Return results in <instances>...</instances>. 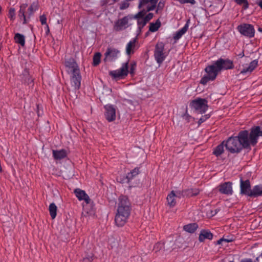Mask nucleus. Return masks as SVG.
<instances>
[{
    "instance_id": "nucleus-39",
    "label": "nucleus",
    "mask_w": 262,
    "mask_h": 262,
    "mask_svg": "<svg viewBox=\"0 0 262 262\" xmlns=\"http://www.w3.org/2000/svg\"><path fill=\"white\" fill-rule=\"evenodd\" d=\"M174 193L176 198L180 199L182 197L186 196L185 195L184 189L183 190H178L177 191H174Z\"/></svg>"
},
{
    "instance_id": "nucleus-42",
    "label": "nucleus",
    "mask_w": 262,
    "mask_h": 262,
    "mask_svg": "<svg viewBox=\"0 0 262 262\" xmlns=\"http://www.w3.org/2000/svg\"><path fill=\"white\" fill-rule=\"evenodd\" d=\"M210 117V115L209 114H206V115L202 116V117L200 118V119L198 121V124L199 125L202 124V123H203L205 121H206L208 119H209Z\"/></svg>"
},
{
    "instance_id": "nucleus-24",
    "label": "nucleus",
    "mask_w": 262,
    "mask_h": 262,
    "mask_svg": "<svg viewBox=\"0 0 262 262\" xmlns=\"http://www.w3.org/2000/svg\"><path fill=\"white\" fill-rule=\"evenodd\" d=\"M212 233L208 230H201L199 237V240L200 242H203L205 239L211 240L213 238Z\"/></svg>"
},
{
    "instance_id": "nucleus-31",
    "label": "nucleus",
    "mask_w": 262,
    "mask_h": 262,
    "mask_svg": "<svg viewBox=\"0 0 262 262\" xmlns=\"http://www.w3.org/2000/svg\"><path fill=\"white\" fill-rule=\"evenodd\" d=\"M14 39L16 43L19 44L22 47L25 46V37L24 35L19 33H17L15 34Z\"/></svg>"
},
{
    "instance_id": "nucleus-32",
    "label": "nucleus",
    "mask_w": 262,
    "mask_h": 262,
    "mask_svg": "<svg viewBox=\"0 0 262 262\" xmlns=\"http://www.w3.org/2000/svg\"><path fill=\"white\" fill-rule=\"evenodd\" d=\"M161 26V23L160 20L157 19L155 23H151L149 25V31L151 32H155L158 30Z\"/></svg>"
},
{
    "instance_id": "nucleus-23",
    "label": "nucleus",
    "mask_w": 262,
    "mask_h": 262,
    "mask_svg": "<svg viewBox=\"0 0 262 262\" xmlns=\"http://www.w3.org/2000/svg\"><path fill=\"white\" fill-rule=\"evenodd\" d=\"M21 81L24 83L28 85L33 83V79L30 75L29 70L27 69H24L22 73L20 75Z\"/></svg>"
},
{
    "instance_id": "nucleus-27",
    "label": "nucleus",
    "mask_w": 262,
    "mask_h": 262,
    "mask_svg": "<svg viewBox=\"0 0 262 262\" xmlns=\"http://www.w3.org/2000/svg\"><path fill=\"white\" fill-rule=\"evenodd\" d=\"M166 199L167 204L170 207H173L176 206L177 201L174 193V190L171 191V192L168 194Z\"/></svg>"
},
{
    "instance_id": "nucleus-19",
    "label": "nucleus",
    "mask_w": 262,
    "mask_h": 262,
    "mask_svg": "<svg viewBox=\"0 0 262 262\" xmlns=\"http://www.w3.org/2000/svg\"><path fill=\"white\" fill-rule=\"evenodd\" d=\"M64 64L68 68V72L72 73L79 71L78 66L73 58L67 59L65 61Z\"/></svg>"
},
{
    "instance_id": "nucleus-22",
    "label": "nucleus",
    "mask_w": 262,
    "mask_h": 262,
    "mask_svg": "<svg viewBox=\"0 0 262 262\" xmlns=\"http://www.w3.org/2000/svg\"><path fill=\"white\" fill-rule=\"evenodd\" d=\"M53 157L55 160H60L68 156L67 150L64 149L60 150H52Z\"/></svg>"
},
{
    "instance_id": "nucleus-26",
    "label": "nucleus",
    "mask_w": 262,
    "mask_h": 262,
    "mask_svg": "<svg viewBox=\"0 0 262 262\" xmlns=\"http://www.w3.org/2000/svg\"><path fill=\"white\" fill-rule=\"evenodd\" d=\"M189 20L186 23L184 26L181 29L178 30L174 35L173 36V38L175 40H178L186 32L188 29L189 25H188Z\"/></svg>"
},
{
    "instance_id": "nucleus-14",
    "label": "nucleus",
    "mask_w": 262,
    "mask_h": 262,
    "mask_svg": "<svg viewBox=\"0 0 262 262\" xmlns=\"http://www.w3.org/2000/svg\"><path fill=\"white\" fill-rule=\"evenodd\" d=\"M120 51L118 49L112 48H108L105 53L104 54V61L105 62H107L115 60L117 58L118 55Z\"/></svg>"
},
{
    "instance_id": "nucleus-28",
    "label": "nucleus",
    "mask_w": 262,
    "mask_h": 262,
    "mask_svg": "<svg viewBox=\"0 0 262 262\" xmlns=\"http://www.w3.org/2000/svg\"><path fill=\"white\" fill-rule=\"evenodd\" d=\"M200 190L198 188H189L184 189L185 195L186 197H192L197 195L200 193Z\"/></svg>"
},
{
    "instance_id": "nucleus-1",
    "label": "nucleus",
    "mask_w": 262,
    "mask_h": 262,
    "mask_svg": "<svg viewBox=\"0 0 262 262\" xmlns=\"http://www.w3.org/2000/svg\"><path fill=\"white\" fill-rule=\"evenodd\" d=\"M130 211L131 204L128 198L125 195L119 196L115 217V222L118 227H122L126 224L130 216Z\"/></svg>"
},
{
    "instance_id": "nucleus-16",
    "label": "nucleus",
    "mask_w": 262,
    "mask_h": 262,
    "mask_svg": "<svg viewBox=\"0 0 262 262\" xmlns=\"http://www.w3.org/2000/svg\"><path fill=\"white\" fill-rule=\"evenodd\" d=\"M219 191L222 194L228 195H232L233 192L232 183L230 182H226L221 184L219 186Z\"/></svg>"
},
{
    "instance_id": "nucleus-29",
    "label": "nucleus",
    "mask_w": 262,
    "mask_h": 262,
    "mask_svg": "<svg viewBox=\"0 0 262 262\" xmlns=\"http://www.w3.org/2000/svg\"><path fill=\"white\" fill-rule=\"evenodd\" d=\"M250 195L254 198L262 196V185L254 186L252 188V193Z\"/></svg>"
},
{
    "instance_id": "nucleus-12",
    "label": "nucleus",
    "mask_w": 262,
    "mask_h": 262,
    "mask_svg": "<svg viewBox=\"0 0 262 262\" xmlns=\"http://www.w3.org/2000/svg\"><path fill=\"white\" fill-rule=\"evenodd\" d=\"M251 193H252V189H251L250 181L249 180L244 181L242 179H241L240 194L252 197V195H250Z\"/></svg>"
},
{
    "instance_id": "nucleus-49",
    "label": "nucleus",
    "mask_w": 262,
    "mask_h": 262,
    "mask_svg": "<svg viewBox=\"0 0 262 262\" xmlns=\"http://www.w3.org/2000/svg\"><path fill=\"white\" fill-rule=\"evenodd\" d=\"M135 68H136V64H132L131 66L130 67L129 71L130 74H134V71L135 70Z\"/></svg>"
},
{
    "instance_id": "nucleus-25",
    "label": "nucleus",
    "mask_w": 262,
    "mask_h": 262,
    "mask_svg": "<svg viewBox=\"0 0 262 262\" xmlns=\"http://www.w3.org/2000/svg\"><path fill=\"white\" fill-rule=\"evenodd\" d=\"M140 172L139 168L138 167H135L130 172H128L126 177V182L129 183L133 179L136 177Z\"/></svg>"
},
{
    "instance_id": "nucleus-20",
    "label": "nucleus",
    "mask_w": 262,
    "mask_h": 262,
    "mask_svg": "<svg viewBox=\"0 0 262 262\" xmlns=\"http://www.w3.org/2000/svg\"><path fill=\"white\" fill-rule=\"evenodd\" d=\"M137 39L136 38L132 39L126 46V54L130 55L134 53V51L138 48L137 45Z\"/></svg>"
},
{
    "instance_id": "nucleus-35",
    "label": "nucleus",
    "mask_w": 262,
    "mask_h": 262,
    "mask_svg": "<svg viewBox=\"0 0 262 262\" xmlns=\"http://www.w3.org/2000/svg\"><path fill=\"white\" fill-rule=\"evenodd\" d=\"M235 2L238 5L242 6L243 9L246 10L249 7V3L247 0H234Z\"/></svg>"
},
{
    "instance_id": "nucleus-52",
    "label": "nucleus",
    "mask_w": 262,
    "mask_h": 262,
    "mask_svg": "<svg viewBox=\"0 0 262 262\" xmlns=\"http://www.w3.org/2000/svg\"><path fill=\"white\" fill-rule=\"evenodd\" d=\"M256 4L262 9V0H256Z\"/></svg>"
},
{
    "instance_id": "nucleus-30",
    "label": "nucleus",
    "mask_w": 262,
    "mask_h": 262,
    "mask_svg": "<svg viewBox=\"0 0 262 262\" xmlns=\"http://www.w3.org/2000/svg\"><path fill=\"white\" fill-rule=\"evenodd\" d=\"M198 228V225L196 223H191L185 225L183 227V229L187 232L192 233L196 231Z\"/></svg>"
},
{
    "instance_id": "nucleus-9",
    "label": "nucleus",
    "mask_w": 262,
    "mask_h": 262,
    "mask_svg": "<svg viewBox=\"0 0 262 262\" xmlns=\"http://www.w3.org/2000/svg\"><path fill=\"white\" fill-rule=\"evenodd\" d=\"M239 33L246 37L252 38L254 36L255 29L252 25L248 24H241L237 27Z\"/></svg>"
},
{
    "instance_id": "nucleus-6",
    "label": "nucleus",
    "mask_w": 262,
    "mask_h": 262,
    "mask_svg": "<svg viewBox=\"0 0 262 262\" xmlns=\"http://www.w3.org/2000/svg\"><path fill=\"white\" fill-rule=\"evenodd\" d=\"M164 43L163 42H158L155 46L154 57L158 63L161 64L165 59L167 54L164 52Z\"/></svg>"
},
{
    "instance_id": "nucleus-57",
    "label": "nucleus",
    "mask_w": 262,
    "mask_h": 262,
    "mask_svg": "<svg viewBox=\"0 0 262 262\" xmlns=\"http://www.w3.org/2000/svg\"><path fill=\"white\" fill-rule=\"evenodd\" d=\"M229 262H234L233 261H230Z\"/></svg>"
},
{
    "instance_id": "nucleus-50",
    "label": "nucleus",
    "mask_w": 262,
    "mask_h": 262,
    "mask_svg": "<svg viewBox=\"0 0 262 262\" xmlns=\"http://www.w3.org/2000/svg\"><path fill=\"white\" fill-rule=\"evenodd\" d=\"M163 247V244L162 243H157L154 247V248L156 249V248H160L161 249Z\"/></svg>"
},
{
    "instance_id": "nucleus-55",
    "label": "nucleus",
    "mask_w": 262,
    "mask_h": 262,
    "mask_svg": "<svg viewBox=\"0 0 262 262\" xmlns=\"http://www.w3.org/2000/svg\"><path fill=\"white\" fill-rule=\"evenodd\" d=\"M244 51H243L241 53H240L239 55H238V56L240 57H243L244 56Z\"/></svg>"
},
{
    "instance_id": "nucleus-4",
    "label": "nucleus",
    "mask_w": 262,
    "mask_h": 262,
    "mask_svg": "<svg viewBox=\"0 0 262 262\" xmlns=\"http://www.w3.org/2000/svg\"><path fill=\"white\" fill-rule=\"evenodd\" d=\"M206 75H204L201 80V83L205 85L209 81L214 80L219 73L221 72L216 66V61H214L211 65L207 66L205 69Z\"/></svg>"
},
{
    "instance_id": "nucleus-40",
    "label": "nucleus",
    "mask_w": 262,
    "mask_h": 262,
    "mask_svg": "<svg viewBox=\"0 0 262 262\" xmlns=\"http://www.w3.org/2000/svg\"><path fill=\"white\" fill-rule=\"evenodd\" d=\"M94 259V255L92 253L86 254L83 258V262H91Z\"/></svg>"
},
{
    "instance_id": "nucleus-18",
    "label": "nucleus",
    "mask_w": 262,
    "mask_h": 262,
    "mask_svg": "<svg viewBox=\"0 0 262 262\" xmlns=\"http://www.w3.org/2000/svg\"><path fill=\"white\" fill-rule=\"evenodd\" d=\"M74 192L79 201H84L87 204L90 203L91 199L84 190L76 188L74 190Z\"/></svg>"
},
{
    "instance_id": "nucleus-56",
    "label": "nucleus",
    "mask_w": 262,
    "mask_h": 262,
    "mask_svg": "<svg viewBox=\"0 0 262 262\" xmlns=\"http://www.w3.org/2000/svg\"><path fill=\"white\" fill-rule=\"evenodd\" d=\"M258 31H260V32H262V28H259L258 29Z\"/></svg>"
},
{
    "instance_id": "nucleus-11",
    "label": "nucleus",
    "mask_w": 262,
    "mask_h": 262,
    "mask_svg": "<svg viewBox=\"0 0 262 262\" xmlns=\"http://www.w3.org/2000/svg\"><path fill=\"white\" fill-rule=\"evenodd\" d=\"M133 17L131 15H127L123 17L121 19H118L114 24V29L116 31H120L127 28L128 23L129 20L132 19Z\"/></svg>"
},
{
    "instance_id": "nucleus-10",
    "label": "nucleus",
    "mask_w": 262,
    "mask_h": 262,
    "mask_svg": "<svg viewBox=\"0 0 262 262\" xmlns=\"http://www.w3.org/2000/svg\"><path fill=\"white\" fill-rule=\"evenodd\" d=\"M104 116L106 120L111 122L116 118V106L111 104H107L104 106Z\"/></svg>"
},
{
    "instance_id": "nucleus-17",
    "label": "nucleus",
    "mask_w": 262,
    "mask_h": 262,
    "mask_svg": "<svg viewBox=\"0 0 262 262\" xmlns=\"http://www.w3.org/2000/svg\"><path fill=\"white\" fill-rule=\"evenodd\" d=\"M158 1L159 0H140L139 8H141L148 3H150V4L147 6L146 10L148 12L152 11L156 8Z\"/></svg>"
},
{
    "instance_id": "nucleus-7",
    "label": "nucleus",
    "mask_w": 262,
    "mask_h": 262,
    "mask_svg": "<svg viewBox=\"0 0 262 262\" xmlns=\"http://www.w3.org/2000/svg\"><path fill=\"white\" fill-rule=\"evenodd\" d=\"M190 105L200 114L205 113L208 107V101L205 99L197 98L192 100Z\"/></svg>"
},
{
    "instance_id": "nucleus-34",
    "label": "nucleus",
    "mask_w": 262,
    "mask_h": 262,
    "mask_svg": "<svg viewBox=\"0 0 262 262\" xmlns=\"http://www.w3.org/2000/svg\"><path fill=\"white\" fill-rule=\"evenodd\" d=\"M57 207L55 204V203H52L50 204L49 207V210L50 212V214L51 216V218L52 219H54L57 215Z\"/></svg>"
},
{
    "instance_id": "nucleus-41",
    "label": "nucleus",
    "mask_w": 262,
    "mask_h": 262,
    "mask_svg": "<svg viewBox=\"0 0 262 262\" xmlns=\"http://www.w3.org/2000/svg\"><path fill=\"white\" fill-rule=\"evenodd\" d=\"M129 1L127 0H125L123 2H122L120 5V9L124 10L127 9L129 6Z\"/></svg>"
},
{
    "instance_id": "nucleus-2",
    "label": "nucleus",
    "mask_w": 262,
    "mask_h": 262,
    "mask_svg": "<svg viewBox=\"0 0 262 262\" xmlns=\"http://www.w3.org/2000/svg\"><path fill=\"white\" fill-rule=\"evenodd\" d=\"M257 133L258 131L257 129L255 130L254 127H252L250 131L244 130L238 133V138L243 149L250 150L251 147L257 144L258 140Z\"/></svg>"
},
{
    "instance_id": "nucleus-3",
    "label": "nucleus",
    "mask_w": 262,
    "mask_h": 262,
    "mask_svg": "<svg viewBox=\"0 0 262 262\" xmlns=\"http://www.w3.org/2000/svg\"><path fill=\"white\" fill-rule=\"evenodd\" d=\"M38 4L36 2H33L29 7L27 4H23L20 6L18 16L21 20L23 21V24H26L29 21L31 16L38 10Z\"/></svg>"
},
{
    "instance_id": "nucleus-21",
    "label": "nucleus",
    "mask_w": 262,
    "mask_h": 262,
    "mask_svg": "<svg viewBox=\"0 0 262 262\" xmlns=\"http://www.w3.org/2000/svg\"><path fill=\"white\" fill-rule=\"evenodd\" d=\"M258 60L255 59L252 61L248 66L244 67L241 71L240 74L245 75L246 74H251V72L257 67Z\"/></svg>"
},
{
    "instance_id": "nucleus-46",
    "label": "nucleus",
    "mask_w": 262,
    "mask_h": 262,
    "mask_svg": "<svg viewBox=\"0 0 262 262\" xmlns=\"http://www.w3.org/2000/svg\"><path fill=\"white\" fill-rule=\"evenodd\" d=\"M39 20L42 25H47V17L45 15H42L39 17Z\"/></svg>"
},
{
    "instance_id": "nucleus-48",
    "label": "nucleus",
    "mask_w": 262,
    "mask_h": 262,
    "mask_svg": "<svg viewBox=\"0 0 262 262\" xmlns=\"http://www.w3.org/2000/svg\"><path fill=\"white\" fill-rule=\"evenodd\" d=\"M154 14L152 13H149L144 18L148 22L152 18Z\"/></svg>"
},
{
    "instance_id": "nucleus-15",
    "label": "nucleus",
    "mask_w": 262,
    "mask_h": 262,
    "mask_svg": "<svg viewBox=\"0 0 262 262\" xmlns=\"http://www.w3.org/2000/svg\"><path fill=\"white\" fill-rule=\"evenodd\" d=\"M81 76L80 74V71L72 73L71 76V83L72 86L74 87L75 90L79 89L81 85Z\"/></svg>"
},
{
    "instance_id": "nucleus-51",
    "label": "nucleus",
    "mask_w": 262,
    "mask_h": 262,
    "mask_svg": "<svg viewBox=\"0 0 262 262\" xmlns=\"http://www.w3.org/2000/svg\"><path fill=\"white\" fill-rule=\"evenodd\" d=\"M223 241H226V242H229L230 241L227 240V239H226L224 238H221L217 241V244H221L222 242H223Z\"/></svg>"
},
{
    "instance_id": "nucleus-54",
    "label": "nucleus",
    "mask_w": 262,
    "mask_h": 262,
    "mask_svg": "<svg viewBox=\"0 0 262 262\" xmlns=\"http://www.w3.org/2000/svg\"><path fill=\"white\" fill-rule=\"evenodd\" d=\"M184 117L186 120H187L188 121H189V119L191 118V116L188 115H185Z\"/></svg>"
},
{
    "instance_id": "nucleus-53",
    "label": "nucleus",
    "mask_w": 262,
    "mask_h": 262,
    "mask_svg": "<svg viewBox=\"0 0 262 262\" xmlns=\"http://www.w3.org/2000/svg\"><path fill=\"white\" fill-rule=\"evenodd\" d=\"M45 30H46V34L47 35H48L50 32L49 27L48 25H46V26L45 27Z\"/></svg>"
},
{
    "instance_id": "nucleus-5",
    "label": "nucleus",
    "mask_w": 262,
    "mask_h": 262,
    "mask_svg": "<svg viewBox=\"0 0 262 262\" xmlns=\"http://www.w3.org/2000/svg\"><path fill=\"white\" fill-rule=\"evenodd\" d=\"M225 146L226 149L232 154L239 153L243 149L238 135L237 136L230 137L226 142Z\"/></svg>"
},
{
    "instance_id": "nucleus-44",
    "label": "nucleus",
    "mask_w": 262,
    "mask_h": 262,
    "mask_svg": "<svg viewBox=\"0 0 262 262\" xmlns=\"http://www.w3.org/2000/svg\"><path fill=\"white\" fill-rule=\"evenodd\" d=\"M165 5V1L160 0L157 5V10H161L163 9Z\"/></svg>"
},
{
    "instance_id": "nucleus-33",
    "label": "nucleus",
    "mask_w": 262,
    "mask_h": 262,
    "mask_svg": "<svg viewBox=\"0 0 262 262\" xmlns=\"http://www.w3.org/2000/svg\"><path fill=\"white\" fill-rule=\"evenodd\" d=\"M224 142H222L221 144L217 145L214 149L213 151V155H214L216 157L220 156L223 153L224 151Z\"/></svg>"
},
{
    "instance_id": "nucleus-45",
    "label": "nucleus",
    "mask_w": 262,
    "mask_h": 262,
    "mask_svg": "<svg viewBox=\"0 0 262 262\" xmlns=\"http://www.w3.org/2000/svg\"><path fill=\"white\" fill-rule=\"evenodd\" d=\"M181 4H184L185 3H190L191 5H194L196 3L195 0H177Z\"/></svg>"
},
{
    "instance_id": "nucleus-47",
    "label": "nucleus",
    "mask_w": 262,
    "mask_h": 262,
    "mask_svg": "<svg viewBox=\"0 0 262 262\" xmlns=\"http://www.w3.org/2000/svg\"><path fill=\"white\" fill-rule=\"evenodd\" d=\"M144 13L143 12L141 11L138 13L135 16L134 18L138 20V19H140V18H144Z\"/></svg>"
},
{
    "instance_id": "nucleus-13",
    "label": "nucleus",
    "mask_w": 262,
    "mask_h": 262,
    "mask_svg": "<svg viewBox=\"0 0 262 262\" xmlns=\"http://www.w3.org/2000/svg\"><path fill=\"white\" fill-rule=\"evenodd\" d=\"M216 66L221 71L223 70H231L234 68L233 62L229 59L220 58L216 60Z\"/></svg>"
},
{
    "instance_id": "nucleus-43",
    "label": "nucleus",
    "mask_w": 262,
    "mask_h": 262,
    "mask_svg": "<svg viewBox=\"0 0 262 262\" xmlns=\"http://www.w3.org/2000/svg\"><path fill=\"white\" fill-rule=\"evenodd\" d=\"M240 262H259V257H257L254 260L249 258H243L241 259Z\"/></svg>"
},
{
    "instance_id": "nucleus-8",
    "label": "nucleus",
    "mask_w": 262,
    "mask_h": 262,
    "mask_svg": "<svg viewBox=\"0 0 262 262\" xmlns=\"http://www.w3.org/2000/svg\"><path fill=\"white\" fill-rule=\"evenodd\" d=\"M128 73V63L125 62L122 64L118 70L112 71L110 75L115 79H120L126 76Z\"/></svg>"
},
{
    "instance_id": "nucleus-37",
    "label": "nucleus",
    "mask_w": 262,
    "mask_h": 262,
    "mask_svg": "<svg viewBox=\"0 0 262 262\" xmlns=\"http://www.w3.org/2000/svg\"><path fill=\"white\" fill-rule=\"evenodd\" d=\"M147 23L144 18H140L137 20V24L140 30L142 29Z\"/></svg>"
},
{
    "instance_id": "nucleus-36",
    "label": "nucleus",
    "mask_w": 262,
    "mask_h": 262,
    "mask_svg": "<svg viewBox=\"0 0 262 262\" xmlns=\"http://www.w3.org/2000/svg\"><path fill=\"white\" fill-rule=\"evenodd\" d=\"M101 54L100 53H96L93 57V64L94 66H96L100 62Z\"/></svg>"
},
{
    "instance_id": "nucleus-38",
    "label": "nucleus",
    "mask_w": 262,
    "mask_h": 262,
    "mask_svg": "<svg viewBox=\"0 0 262 262\" xmlns=\"http://www.w3.org/2000/svg\"><path fill=\"white\" fill-rule=\"evenodd\" d=\"M8 17L11 20H14L15 18V10L14 8H11L9 10Z\"/></svg>"
}]
</instances>
